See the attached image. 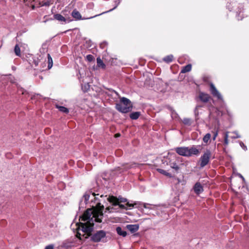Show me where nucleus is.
<instances>
[{
    "instance_id": "39448f33",
    "label": "nucleus",
    "mask_w": 249,
    "mask_h": 249,
    "mask_svg": "<svg viewBox=\"0 0 249 249\" xmlns=\"http://www.w3.org/2000/svg\"><path fill=\"white\" fill-rule=\"evenodd\" d=\"M141 166H142V165L135 162L125 163L122 165V167H118L119 169L118 170L136 169L137 168L140 170H142L143 169L141 168Z\"/></svg>"
},
{
    "instance_id": "b1692460",
    "label": "nucleus",
    "mask_w": 249,
    "mask_h": 249,
    "mask_svg": "<svg viewBox=\"0 0 249 249\" xmlns=\"http://www.w3.org/2000/svg\"><path fill=\"white\" fill-rule=\"evenodd\" d=\"M115 2L116 3V6H115L113 8H112V9H110V10H108V11H107V12L112 11L113 10L115 9V8L118 6V5L119 4V3H120V1H118V2H117V1H115ZM107 13V12H103V13H101V14H98V15H95V16H93V17H90V18H88L87 19L92 18H94V17H97V16H100V15H101L102 14H104V13Z\"/></svg>"
},
{
    "instance_id": "09e8293b",
    "label": "nucleus",
    "mask_w": 249,
    "mask_h": 249,
    "mask_svg": "<svg viewBox=\"0 0 249 249\" xmlns=\"http://www.w3.org/2000/svg\"><path fill=\"white\" fill-rule=\"evenodd\" d=\"M18 92H21L22 94H24V91L22 89H20L18 90Z\"/></svg>"
},
{
    "instance_id": "cd10ccee",
    "label": "nucleus",
    "mask_w": 249,
    "mask_h": 249,
    "mask_svg": "<svg viewBox=\"0 0 249 249\" xmlns=\"http://www.w3.org/2000/svg\"><path fill=\"white\" fill-rule=\"evenodd\" d=\"M182 122L186 125H190L191 124V120L189 118H184L182 120Z\"/></svg>"
},
{
    "instance_id": "f704fd0d",
    "label": "nucleus",
    "mask_w": 249,
    "mask_h": 249,
    "mask_svg": "<svg viewBox=\"0 0 249 249\" xmlns=\"http://www.w3.org/2000/svg\"><path fill=\"white\" fill-rule=\"evenodd\" d=\"M118 201L119 200L120 201V202H126L127 201V199L125 198H123V197H119L118 199Z\"/></svg>"
},
{
    "instance_id": "0eeeda50",
    "label": "nucleus",
    "mask_w": 249,
    "mask_h": 249,
    "mask_svg": "<svg viewBox=\"0 0 249 249\" xmlns=\"http://www.w3.org/2000/svg\"><path fill=\"white\" fill-rule=\"evenodd\" d=\"M107 200L110 203H112L113 206L118 205L121 209H127V207H126L124 205L119 204L118 202L117 198L114 196H108L107 198Z\"/></svg>"
},
{
    "instance_id": "a878e982",
    "label": "nucleus",
    "mask_w": 249,
    "mask_h": 249,
    "mask_svg": "<svg viewBox=\"0 0 249 249\" xmlns=\"http://www.w3.org/2000/svg\"><path fill=\"white\" fill-rule=\"evenodd\" d=\"M211 135L210 133H207L203 137V141L205 143H207L210 140Z\"/></svg>"
},
{
    "instance_id": "bb28decb",
    "label": "nucleus",
    "mask_w": 249,
    "mask_h": 249,
    "mask_svg": "<svg viewBox=\"0 0 249 249\" xmlns=\"http://www.w3.org/2000/svg\"><path fill=\"white\" fill-rule=\"evenodd\" d=\"M203 107V106L202 105H197L195 109H194V113H195V115L196 116H197L199 115V112H198V109L200 107Z\"/></svg>"
},
{
    "instance_id": "c756f323",
    "label": "nucleus",
    "mask_w": 249,
    "mask_h": 249,
    "mask_svg": "<svg viewBox=\"0 0 249 249\" xmlns=\"http://www.w3.org/2000/svg\"><path fill=\"white\" fill-rule=\"evenodd\" d=\"M86 58L87 59V60L89 62H91L92 61V60H93L94 59V57L93 55H91V54H88L86 56Z\"/></svg>"
},
{
    "instance_id": "6ab92c4d",
    "label": "nucleus",
    "mask_w": 249,
    "mask_h": 249,
    "mask_svg": "<svg viewBox=\"0 0 249 249\" xmlns=\"http://www.w3.org/2000/svg\"><path fill=\"white\" fill-rule=\"evenodd\" d=\"M192 66L191 64H188L185 67H183L182 69L181 70V72L182 73H186L190 71L191 70Z\"/></svg>"
},
{
    "instance_id": "79ce46f5",
    "label": "nucleus",
    "mask_w": 249,
    "mask_h": 249,
    "mask_svg": "<svg viewBox=\"0 0 249 249\" xmlns=\"http://www.w3.org/2000/svg\"><path fill=\"white\" fill-rule=\"evenodd\" d=\"M107 45V43L106 42H104L102 44H100V47L102 48H104L105 46Z\"/></svg>"
},
{
    "instance_id": "c85d7f7f",
    "label": "nucleus",
    "mask_w": 249,
    "mask_h": 249,
    "mask_svg": "<svg viewBox=\"0 0 249 249\" xmlns=\"http://www.w3.org/2000/svg\"><path fill=\"white\" fill-rule=\"evenodd\" d=\"M159 205H153V204H149V205L148 206V209L149 210H157V208L158 207Z\"/></svg>"
},
{
    "instance_id": "58836bf2",
    "label": "nucleus",
    "mask_w": 249,
    "mask_h": 249,
    "mask_svg": "<svg viewBox=\"0 0 249 249\" xmlns=\"http://www.w3.org/2000/svg\"><path fill=\"white\" fill-rule=\"evenodd\" d=\"M126 207H127V209H128V208L129 209H130L131 207H133L134 206V205H133L132 204H130L128 202H127L126 204V206H125Z\"/></svg>"
},
{
    "instance_id": "de8ad7c7",
    "label": "nucleus",
    "mask_w": 249,
    "mask_h": 249,
    "mask_svg": "<svg viewBox=\"0 0 249 249\" xmlns=\"http://www.w3.org/2000/svg\"><path fill=\"white\" fill-rule=\"evenodd\" d=\"M171 110L172 111V115H173L174 114H176V113L175 112V110H172V109H171Z\"/></svg>"
},
{
    "instance_id": "473e14b6",
    "label": "nucleus",
    "mask_w": 249,
    "mask_h": 249,
    "mask_svg": "<svg viewBox=\"0 0 249 249\" xmlns=\"http://www.w3.org/2000/svg\"><path fill=\"white\" fill-rule=\"evenodd\" d=\"M240 145L244 150L246 151L247 150V146L244 144V143L242 142H240Z\"/></svg>"
},
{
    "instance_id": "4468645a",
    "label": "nucleus",
    "mask_w": 249,
    "mask_h": 249,
    "mask_svg": "<svg viewBox=\"0 0 249 249\" xmlns=\"http://www.w3.org/2000/svg\"><path fill=\"white\" fill-rule=\"evenodd\" d=\"M126 227L131 233L136 232L139 228V225L137 224L127 225Z\"/></svg>"
},
{
    "instance_id": "423d86ee",
    "label": "nucleus",
    "mask_w": 249,
    "mask_h": 249,
    "mask_svg": "<svg viewBox=\"0 0 249 249\" xmlns=\"http://www.w3.org/2000/svg\"><path fill=\"white\" fill-rule=\"evenodd\" d=\"M200 145H193L191 147H188L187 157L198 156L200 153Z\"/></svg>"
},
{
    "instance_id": "20e7f679",
    "label": "nucleus",
    "mask_w": 249,
    "mask_h": 249,
    "mask_svg": "<svg viewBox=\"0 0 249 249\" xmlns=\"http://www.w3.org/2000/svg\"><path fill=\"white\" fill-rule=\"evenodd\" d=\"M106 236V232L103 230H100L92 235L91 240L94 242H99L103 241V239Z\"/></svg>"
},
{
    "instance_id": "aec40b11",
    "label": "nucleus",
    "mask_w": 249,
    "mask_h": 249,
    "mask_svg": "<svg viewBox=\"0 0 249 249\" xmlns=\"http://www.w3.org/2000/svg\"><path fill=\"white\" fill-rule=\"evenodd\" d=\"M173 58H174L173 55L172 54H170V55H167V56L164 57L163 58V60L167 63H169L173 61Z\"/></svg>"
},
{
    "instance_id": "e433bc0d",
    "label": "nucleus",
    "mask_w": 249,
    "mask_h": 249,
    "mask_svg": "<svg viewBox=\"0 0 249 249\" xmlns=\"http://www.w3.org/2000/svg\"><path fill=\"white\" fill-rule=\"evenodd\" d=\"M141 205H142L144 208L148 209L149 204L146 203H141Z\"/></svg>"
},
{
    "instance_id": "c9c22d12",
    "label": "nucleus",
    "mask_w": 249,
    "mask_h": 249,
    "mask_svg": "<svg viewBox=\"0 0 249 249\" xmlns=\"http://www.w3.org/2000/svg\"><path fill=\"white\" fill-rule=\"evenodd\" d=\"M213 140H215L216 137L217 136V135H218V130L217 129L214 132H213Z\"/></svg>"
},
{
    "instance_id": "393cba45",
    "label": "nucleus",
    "mask_w": 249,
    "mask_h": 249,
    "mask_svg": "<svg viewBox=\"0 0 249 249\" xmlns=\"http://www.w3.org/2000/svg\"><path fill=\"white\" fill-rule=\"evenodd\" d=\"M14 52L16 55L19 56L20 55V49L18 44L15 46Z\"/></svg>"
},
{
    "instance_id": "72a5a7b5",
    "label": "nucleus",
    "mask_w": 249,
    "mask_h": 249,
    "mask_svg": "<svg viewBox=\"0 0 249 249\" xmlns=\"http://www.w3.org/2000/svg\"><path fill=\"white\" fill-rule=\"evenodd\" d=\"M233 133L235 134V136H231V138L232 139H236L241 137L240 135H239L236 132H234Z\"/></svg>"
},
{
    "instance_id": "7ed1b4c3",
    "label": "nucleus",
    "mask_w": 249,
    "mask_h": 249,
    "mask_svg": "<svg viewBox=\"0 0 249 249\" xmlns=\"http://www.w3.org/2000/svg\"><path fill=\"white\" fill-rule=\"evenodd\" d=\"M211 156V152L210 150L207 149L199 159L200 166L201 167H204L208 164L209 162Z\"/></svg>"
},
{
    "instance_id": "f3484780",
    "label": "nucleus",
    "mask_w": 249,
    "mask_h": 249,
    "mask_svg": "<svg viewBox=\"0 0 249 249\" xmlns=\"http://www.w3.org/2000/svg\"><path fill=\"white\" fill-rule=\"evenodd\" d=\"M54 18L60 22H66V18L59 14H55L53 16Z\"/></svg>"
},
{
    "instance_id": "a211bd4d",
    "label": "nucleus",
    "mask_w": 249,
    "mask_h": 249,
    "mask_svg": "<svg viewBox=\"0 0 249 249\" xmlns=\"http://www.w3.org/2000/svg\"><path fill=\"white\" fill-rule=\"evenodd\" d=\"M141 113L140 112H134L130 114V118L132 120L137 119L140 116Z\"/></svg>"
},
{
    "instance_id": "f03ea898",
    "label": "nucleus",
    "mask_w": 249,
    "mask_h": 249,
    "mask_svg": "<svg viewBox=\"0 0 249 249\" xmlns=\"http://www.w3.org/2000/svg\"><path fill=\"white\" fill-rule=\"evenodd\" d=\"M132 108V105L130 101L125 97L121 98L120 103L116 104V109L122 113H127L131 110Z\"/></svg>"
},
{
    "instance_id": "c03bdc74",
    "label": "nucleus",
    "mask_w": 249,
    "mask_h": 249,
    "mask_svg": "<svg viewBox=\"0 0 249 249\" xmlns=\"http://www.w3.org/2000/svg\"><path fill=\"white\" fill-rule=\"evenodd\" d=\"M80 236H81V234L78 231L76 234V237L77 238H79L80 239H81Z\"/></svg>"
},
{
    "instance_id": "1a4fd4ad",
    "label": "nucleus",
    "mask_w": 249,
    "mask_h": 249,
    "mask_svg": "<svg viewBox=\"0 0 249 249\" xmlns=\"http://www.w3.org/2000/svg\"><path fill=\"white\" fill-rule=\"evenodd\" d=\"M176 152L179 155L187 157L188 147H178L175 148Z\"/></svg>"
},
{
    "instance_id": "6e6552de",
    "label": "nucleus",
    "mask_w": 249,
    "mask_h": 249,
    "mask_svg": "<svg viewBox=\"0 0 249 249\" xmlns=\"http://www.w3.org/2000/svg\"><path fill=\"white\" fill-rule=\"evenodd\" d=\"M210 90L213 96L216 97L217 98V99L223 101L222 95L213 84H210Z\"/></svg>"
},
{
    "instance_id": "dca6fc26",
    "label": "nucleus",
    "mask_w": 249,
    "mask_h": 249,
    "mask_svg": "<svg viewBox=\"0 0 249 249\" xmlns=\"http://www.w3.org/2000/svg\"><path fill=\"white\" fill-rule=\"evenodd\" d=\"M116 231L117 233L121 236H122L123 237H125L127 235L126 231L123 230L121 227H118L116 228Z\"/></svg>"
},
{
    "instance_id": "a18cd8bd",
    "label": "nucleus",
    "mask_w": 249,
    "mask_h": 249,
    "mask_svg": "<svg viewBox=\"0 0 249 249\" xmlns=\"http://www.w3.org/2000/svg\"><path fill=\"white\" fill-rule=\"evenodd\" d=\"M224 139H228V132H226L224 136Z\"/></svg>"
},
{
    "instance_id": "4be33fe9",
    "label": "nucleus",
    "mask_w": 249,
    "mask_h": 249,
    "mask_svg": "<svg viewBox=\"0 0 249 249\" xmlns=\"http://www.w3.org/2000/svg\"><path fill=\"white\" fill-rule=\"evenodd\" d=\"M97 65L98 67L105 68L106 66L100 57L97 58Z\"/></svg>"
},
{
    "instance_id": "9b49d317",
    "label": "nucleus",
    "mask_w": 249,
    "mask_h": 249,
    "mask_svg": "<svg viewBox=\"0 0 249 249\" xmlns=\"http://www.w3.org/2000/svg\"><path fill=\"white\" fill-rule=\"evenodd\" d=\"M193 190L196 194L199 195L203 191V188L199 182H196L194 186Z\"/></svg>"
},
{
    "instance_id": "49530a36",
    "label": "nucleus",
    "mask_w": 249,
    "mask_h": 249,
    "mask_svg": "<svg viewBox=\"0 0 249 249\" xmlns=\"http://www.w3.org/2000/svg\"><path fill=\"white\" fill-rule=\"evenodd\" d=\"M238 176L240 178H241L244 181H245V179H244V177H243L241 174H238Z\"/></svg>"
},
{
    "instance_id": "f257e3e1",
    "label": "nucleus",
    "mask_w": 249,
    "mask_h": 249,
    "mask_svg": "<svg viewBox=\"0 0 249 249\" xmlns=\"http://www.w3.org/2000/svg\"><path fill=\"white\" fill-rule=\"evenodd\" d=\"M94 200H91V206L92 209H88L80 217V223H78V228L82 232L87 234L86 238L91 235L93 230L94 222H101L103 216V211L104 206L101 205L102 200L96 196L94 193L92 194Z\"/></svg>"
},
{
    "instance_id": "5701e85b",
    "label": "nucleus",
    "mask_w": 249,
    "mask_h": 249,
    "mask_svg": "<svg viewBox=\"0 0 249 249\" xmlns=\"http://www.w3.org/2000/svg\"><path fill=\"white\" fill-rule=\"evenodd\" d=\"M47 56H48V68L49 69H50L53 66V59H52L50 54L48 53L47 54Z\"/></svg>"
},
{
    "instance_id": "a19ab883",
    "label": "nucleus",
    "mask_w": 249,
    "mask_h": 249,
    "mask_svg": "<svg viewBox=\"0 0 249 249\" xmlns=\"http://www.w3.org/2000/svg\"><path fill=\"white\" fill-rule=\"evenodd\" d=\"M50 4V2L47 1H46L45 2H44L43 4H42V6H49Z\"/></svg>"
},
{
    "instance_id": "37998d69",
    "label": "nucleus",
    "mask_w": 249,
    "mask_h": 249,
    "mask_svg": "<svg viewBox=\"0 0 249 249\" xmlns=\"http://www.w3.org/2000/svg\"><path fill=\"white\" fill-rule=\"evenodd\" d=\"M229 143V141L228 139H224V144L225 145H228Z\"/></svg>"
},
{
    "instance_id": "7c9ffc66",
    "label": "nucleus",
    "mask_w": 249,
    "mask_h": 249,
    "mask_svg": "<svg viewBox=\"0 0 249 249\" xmlns=\"http://www.w3.org/2000/svg\"><path fill=\"white\" fill-rule=\"evenodd\" d=\"M171 167L173 168V169H175L176 170L179 169V166L176 163H172Z\"/></svg>"
},
{
    "instance_id": "603ef678",
    "label": "nucleus",
    "mask_w": 249,
    "mask_h": 249,
    "mask_svg": "<svg viewBox=\"0 0 249 249\" xmlns=\"http://www.w3.org/2000/svg\"><path fill=\"white\" fill-rule=\"evenodd\" d=\"M157 171L160 172V171H164L163 170H161V169H157Z\"/></svg>"
},
{
    "instance_id": "4c0bfd02",
    "label": "nucleus",
    "mask_w": 249,
    "mask_h": 249,
    "mask_svg": "<svg viewBox=\"0 0 249 249\" xmlns=\"http://www.w3.org/2000/svg\"><path fill=\"white\" fill-rule=\"evenodd\" d=\"M54 246L53 245H49L45 247V249H53Z\"/></svg>"
},
{
    "instance_id": "ea45409f",
    "label": "nucleus",
    "mask_w": 249,
    "mask_h": 249,
    "mask_svg": "<svg viewBox=\"0 0 249 249\" xmlns=\"http://www.w3.org/2000/svg\"><path fill=\"white\" fill-rule=\"evenodd\" d=\"M241 12V11H240V13L239 14H237L236 16H237L238 20H241L242 19V18H242V15L240 16V14Z\"/></svg>"
},
{
    "instance_id": "3c124183",
    "label": "nucleus",
    "mask_w": 249,
    "mask_h": 249,
    "mask_svg": "<svg viewBox=\"0 0 249 249\" xmlns=\"http://www.w3.org/2000/svg\"><path fill=\"white\" fill-rule=\"evenodd\" d=\"M105 197H107V196H106ZM100 197L101 198H104L105 197V196H104L103 195H101Z\"/></svg>"
},
{
    "instance_id": "2f4dec72",
    "label": "nucleus",
    "mask_w": 249,
    "mask_h": 249,
    "mask_svg": "<svg viewBox=\"0 0 249 249\" xmlns=\"http://www.w3.org/2000/svg\"><path fill=\"white\" fill-rule=\"evenodd\" d=\"M38 62L39 61L37 58L33 59V64H34L36 67L38 65Z\"/></svg>"
},
{
    "instance_id": "f8f14e48",
    "label": "nucleus",
    "mask_w": 249,
    "mask_h": 249,
    "mask_svg": "<svg viewBox=\"0 0 249 249\" xmlns=\"http://www.w3.org/2000/svg\"><path fill=\"white\" fill-rule=\"evenodd\" d=\"M199 98L202 102L207 103L209 101L211 97L208 94L200 92L199 95Z\"/></svg>"
},
{
    "instance_id": "412c9836",
    "label": "nucleus",
    "mask_w": 249,
    "mask_h": 249,
    "mask_svg": "<svg viewBox=\"0 0 249 249\" xmlns=\"http://www.w3.org/2000/svg\"><path fill=\"white\" fill-rule=\"evenodd\" d=\"M56 107L61 112H64V113H69V109L67 108H66V107H64L60 106H58V105H56Z\"/></svg>"
},
{
    "instance_id": "ddd939ff",
    "label": "nucleus",
    "mask_w": 249,
    "mask_h": 249,
    "mask_svg": "<svg viewBox=\"0 0 249 249\" xmlns=\"http://www.w3.org/2000/svg\"><path fill=\"white\" fill-rule=\"evenodd\" d=\"M163 173L165 176L169 177L170 178H173L175 180H177L178 181V183H180L181 182V178H182V176H181L180 178L178 177L177 176H175V175H172L171 173L170 172H161Z\"/></svg>"
},
{
    "instance_id": "2eb2a0df",
    "label": "nucleus",
    "mask_w": 249,
    "mask_h": 249,
    "mask_svg": "<svg viewBox=\"0 0 249 249\" xmlns=\"http://www.w3.org/2000/svg\"><path fill=\"white\" fill-rule=\"evenodd\" d=\"M72 17L75 18L76 20L84 19V18H82V16L80 13L76 9L72 11L71 13Z\"/></svg>"
},
{
    "instance_id": "9d476101",
    "label": "nucleus",
    "mask_w": 249,
    "mask_h": 249,
    "mask_svg": "<svg viewBox=\"0 0 249 249\" xmlns=\"http://www.w3.org/2000/svg\"><path fill=\"white\" fill-rule=\"evenodd\" d=\"M90 197L89 195L86 194L84 195L79 203V208H84L86 204H87Z\"/></svg>"
},
{
    "instance_id": "8fccbe9b",
    "label": "nucleus",
    "mask_w": 249,
    "mask_h": 249,
    "mask_svg": "<svg viewBox=\"0 0 249 249\" xmlns=\"http://www.w3.org/2000/svg\"><path fill=\"white\" fill-rule=\"evenodd\" d=\"M115 136L116 137H120V134L119 133H117V134H116Z\"/></svg>"
}]
</instances>
